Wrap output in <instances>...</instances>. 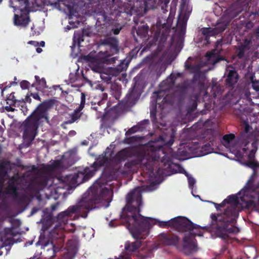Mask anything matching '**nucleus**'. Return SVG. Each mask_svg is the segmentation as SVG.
Masks as SVG:
<instances>
[{
	"label": "nucleus",
	"instance_id": "7c9ffc66",
	"mask_svg": "<svg viewBox=\"0 0 259 259\" xmlns=\"http://www.w3.org/2000/svg\"><path fill=\"white\" fill-rule=\"evenodd\" d=\"M111 92L112 95L116 99L120 98L121 94V88L120 85L117 84H113L111 87Z\"/></svg>",
	"mask_w": 259,
	"mask_h": 259
},
{
	"label": "nucleus",
	"instance_id": "20e7f679",
	"mask_svg": "<svg viewBox=\"0 0 259 259\" xmlns=\"http://www.w3.org/2000/svg\"><path fill=\"white\" fill-rule=\"evenodd\" d=\"M160 152L164 153L163 146L156 144L151 145L147 152L142 153L136 152L135 156L136 158L128 161L124 164L123 167L124 172L125 173L137 172L138 169L141 167L144 172L151 176L154 170V163L160 159Z\"/></svg>",
	"mask_w": 259,
	"mask_h": 259
},
{
	"label": "nucleus",
	"instance_id": "864d4df0",
	"mask_svg": "<svg viewBox=\"0 0 259 259\" xmlns=\"http://www.w3.org/2000/svg\"><path fill=\"white\" fill-rule=\"evenodd\" d=\"M84 105L85 104L84 103L80 102L79 106L74 110L76 111L77 112H78L79 113H81V111L83 109Z\"/></svg>",
	"mask_w": 259,
	"mask_h": 259
},
{
	"label": "nucleus",
	"instance_id": "69168bd1",
	"mask_svg": "<svg viewBox=\"0 0 259 259\" xmlns=\"http://www.w3.org/2000/svg\"><path fill=\"white\" fill-rule=\"evenodd\" d=\"M67 9L69 11V12L70 15H73V6L68 5H67Z\"/></svg>",
	"mask_w": 259,
	"mask_h": 259
},
{
	"label": "nucleus",
	"instance_id": "39448f33",
	"mask_svg": "<svg viewBox=\"0 0 259 259\" xmlns=\"http://www.w3.org/2000/svg\"><path fill=\"white\" fill-rule=\"evenodd\" d=\"M56 102L54 99L45 100L40 104L37 108L30 115L23 123V137L25 139L32 141L37 133L40 121L45 119L49 121V109L53 107Z\"/></svg>",
	"mask_w": 259,
	"mask_h": 259
},
{
	"label": "nucleus",
	"instance_id": "4d7b16f0",
	"mask_svg": "<svg viewBox=\"0 0 259 259\" xmlns=\"http://www.w3.org/2000/svg\"><path fill=\"white\" fill-rule=\"evenodd\" d=\"M30 96H32L34 99L40 101L41 99L38 93H31Z\"/></svg>",
	"mask_w": 259,
	"mask_h": 259
},
{
	"label": "nucleus",
	"instance_id": "79ce46f5",
	"mask_svg": "<svg viewBox=\"0 0 259 259\" xmlns=\"http://www.w3.org/2000/svg\"><path fill=\"white\" fill-rule=\"evenodd\" d=\"M245 50H246V49L243 48L242 47L239 46L237 53V56L238 58L242 59L244 57Z\"/></svg>",
	"mask_w": 259,
	"mask_h": 259
},
{
	"label": "nucleus",
	"instance_id": "0eeeda50",
	"mask_svg": "<svg viewBox=\"0 0 259 259\" xmlns=\"http://www.w3.org/2000/svg\"><path fill=\"white\" fill-rule=\"evenodd\" d=\"M18 234L15 228H6L0 233L1 242L0 244V255L5 252L7 254L10 250L11 246L14 243L13 237Z\"/></svg>",
	"mask_w": 259,
	"mask_h": 259
},
{
	"label": "nucleus",
	"instance_id": "412c9836",
	"mask_svg": "<svg viewBox=\"0 0 259 259\" xmlns=\"http://www.w3.org/2000/svg\"><path fill=\"white\" fill-rule=\"evenodd\" d=\"M241 97L239 90L230 91L225 96L226 102L230 105L236 104L240 100Z\"/></svg>",
	"mask_w": 259,
	"mask_h": 259
},
{
	"label": "nucleus",
	"instance_id": "72a5a7b5",
	"mask_svg": "<svg viewBox=\"0 0 259 259\" xmlns=\"http://www.w3.org/2000/svg\"><path fill=\"white\" fill-rule=\"evenodd\" d=\"M255 76L252 74L250 77V80L252 83V87L255 91H259V80L254 79Z\"/></svg>",
	"mask_w": 259,
	"mask_h": 259
},
{
	"label": "nucleus",
	"instance_id": "423d86ee",
	"mask_svg": "<svg viewBox=\"0 0 259 259\" xmlns=\"http://www.w3.org/2000/svg\"><path fill=\"white\" fill-rule=\"evenodd\" d=\"M173 228L179 232H189L190 235L202 236L203 233L200 230L201 227L192 223L190 220L184 217H177L174 218Z\"/></svg>",
	"mask_w": 259,
	"mask_h": 259
},
{
	"label": "nucleus",
	"instance_id": "4be33fe9",
	"mask_svg": "<svg viewBox=\"0 0 259 259\" xmlns=\"http://www.w3.org/2000/svg\"><path fill=\"white\" fill-rule=\"evenodd\" d=\"M191 235L185 236L183 238V250L187 254L196 251L197 249L195 243L191 240Z\"/></svg>",
	"mask_w": 259,
	"mask_h": 259
},
{
	"label": "nucleus",
	"instance_id": "ea45409f",
	"mask_svg": "<svg viewBox=\"0 0 259 259\" xmlns=\"http://www.w3.org/2000/svg\"><path fill=\"white\" fill-rule=\"evenodd\" d=\"M235 138V135L233 134H226L223 137V140L226 143H229Z\"/></svg>",
	"mask_w": 259,
	"mask_h": 259
},
{
	"label": "nucleus",
	"instance_id": "37998d69",
	"mask_svg": "<svg viewBox=\"0 0 259 259\" xmlns=\"http://www.w3.org/2000/svg\"><path fill=\"white\" fill-rule=\"evenodd\" d=\"M252 43L250 39H245L243 41V44H241L240 46L242 47L243 48L248 50L249 49V46Z\"/></svg>",
	"mask_w": 259,
	"mask_h": 259
},
{
	"label": "nucleus",
	"instance_id": "338daca9",
	"mask_svg": "<svg viewBox=\"0 0 259 259\" xmlns=\"http://www.w3.org/2000/svg\"><path fill=\"white\" fill-rule=\"evenodd\" d=\"M247 205L248 207H256V204H255V203L253 201H249L247 202Z\"/></svg>",
	"mask_w": 259,
	"mask_h": 259
},
{
	"label": "nucleus",
	"instance_id": "4468645a",
	"mask_svg": "<svg viewBox=\"0 0 259 259\" xmlns=\"http://www.w3.org/2000/svg\"><path fill=\"white\" fill-rule=\"evenodd\" d=\"M50 178L49 174L41 172L32 182L31 187L39 191L42 190L48 185V181Z\"/></svg>",
	"mask_w": 259,
	"mask_h": 259
},
{
	"label": "nucleus",
	"instance_id": "c756f323",
	"mask_svg": "<svg viewBox=\"0 0 259 259\" xmlns=\"http://www.w3.org/2000/svg\"><path fill=\"white\" fill-rule=\"evenodd\" d=\"M35 79L36 82L34 83H32L31 85L32 87H36V88H46L47 82L45 78H42L40 79L39 77L37 75L35 76Z\"/></svg>",
	"mask_w": 259,
	"mask_h": 259
},
{
	"label": "nucleus",
	"instance_id": "de8ad7c7",
	"mask_svg": "<svg viewBox=\"0 0 259 259\" xmlns=\"http://www.w3.org/2000/svg\"><path fill=\"white\" fill-rule=\"evenodd\" d=\"M210 147V146L209 144H205L204 146L202 147V151H204L203 155H205L209 153V150Z\"/></svg>",
	"mask_w": 259,
	"mask_h": 259
},
{
	"label": "nucleus",
	"instance_id": "6ab92c4d",
	"mask_svg": "<svg viewBox=\"0 0 259 259\" xmlns=\"http://www.w3.org/2000/svg\"><path fill=\"white\" fill-rule=\"evenodd\" d=\"M102 44L108 47L112 54H117L119 52L118 41L114 37H110L105 38Z\"/></svg>",
	"mask_w": 259,
	"mask_h": 259
},
{
	"label": "nucleus",
	"instance_id": "f8f14e48",
	"mask_svg": "<svg viewBox=\"0 0 259 259\" xmlns=\"http://www.w3.org/2000/svg\"><path fill=\"white\" fill-rule=\"evenodd\" d=\"M240 193H242L244 196H250L253 198L256 197L259 204V185L254 184L253 179L250 178Z\"/></svg>",
	"mask_w": 259,
	"mask_h": 259
},
{
	"label": "nucleus",
	"instance_id": "052dcab7",
	"mask_svg": "<svg viewBox=\"0 0 259 259\" xmlns=\"http://www.w3.org/2000/svg\"><path fill=\"white\" fill-rule=\"evenodd\" d=\"M121 29V27H117L115 28H112V31L113 32V33L115 35L118 34Z\"/></svg>",
	"mask_w": 259,
	"mask_h": 259
},
{
	"label": "nucleus",
	"instance_id": "393cba45",
	"mask_svg": "<svg viewBox=\"0 0 259 259\" xmlns=\"http://www.w3.org/2000/svg\"><path fill=\"white\" fill-rule=\"evenodd\" d=\"M190 85V83L188 80H185L183 82L179 83L176 85V91L179 92L182 94L187 93Z\"/></svg>",
	"mask_w": 259,
	"mask_h": 259
},
{
	"label": "nucleus",
	"instance_id": "e2e57ef3",
	"mask_svg": "<svg viewBox=\"0 0 259 259\" xmlns=\"http://www.w3.org/2000/svg\"><path fill=\"white\" fill-rule=\"evenodd\" d=\"M200 76H201V75L200 73H198V74H195L193 76V78L197 81V83L198 82V80H202L201 79H200Z\"/></svg>",
	"mask_w": 259,
	"mask_h": 259
},
{
	"label": "nucleus",
	"instance_id": "a211bd4d",
	"mask_svg": "<svg viewBox=\"0 0 259 259\" xmlns=\"http://www.w3.org/2000/svg\"><path fill=\"white\" fill-rule=\"evenodd\" d=\"M159 238L161 241L166 245L176 246L180 240L179 237L176 235L164 233L160 234Z\"/></svg>",
	"mask_w": 259,
	"mask_h": 259
},
{
	"label": "nucleus",
	"instance_id": "f257e3e1",
	"mask_svg": "<svg viewBox=\"0 0 259 259\" xmlns=\"http://www.w3.org/2000/svg\"><path fill=\"white\" fill-rule=\"evenodd\" d=\"M126 202V205L120 214V218L129 227L131 224L133 225L130 231L133 237L136 240L134 242L126 241L125 243V250L127 253H130L137 251L141 247L142 241L140 240L146 238L148 235L150 224L147 219L137 218L136 213L141 211L140 206L142 203V194L139 187L127 194Z\"/></svg>",
	"mask_w": 259,
	"mask_h": 259
},
{
	"label": "nucleus",
	"instance_id": "f704fd0d",
	"mask_svg": "<svg viewBox=\"0 0 259 259\" xmlns=\"http://www.w3.org/2000/svg\"><path fill=\"white\" fill-rule=\"evenodd\" d=\"M252 147H253V149L250 151L248 155V159L249 160H253L255 159V154L257 148L255 142H253L252 143Z\"/></svg>",
	"mask_w": 259,
	"mask_h": 259
},
{
	"label": "nucleus",
	"instance_id": "dca6fc26",
	"mask_svg": "<svg viewBox=\"0 0 259 259\" xmlns=\"http://www.w3.org/2000/svg\"><path fill=\"white\" fill-rule=\"evenodd\" d=\"M18 191L17 179L15 177H12L8 182V185L6 188L5 193L16 198L19 195Z\"/></svg>",
	"mask_w": 259,
	"mask_h": 259
},
{
	"label": "nucleus",
	"instance_id": "bb28decb",
	"mask_svg": "<svg viewBox=\"0 0 259 259\" xmlns=\"http://www.w3.org/2000/svg\"><path fill=\"white\" fill-rule=\"evenodd\" d=\"M55 220H56L55 218H53L52 214L49 213L42 216L41 222L44 226H47V228H49L53 224Z\"/></svg>",
	"mask_w": 259,
	"mask_h": 259
},
{
	"label": "nucleus",
	"instance_id": "9d476101",
	"mask_svg": "<svg viewBox=\"0 0 259 259\" xmlns=\"http://www.w3.org/2000/svg\"><path fill=\"white\" fill-rule=\"evenodd\" d=\"M229 23V22L219 21L214 28L210 27L202 28L201 31L204 37L205 40L208 42L210 36L222 33L226 29Z\"/></svg>",
	"mask_w": 259,
	"mask_h": 259
},
{
	"label": "nucleus",
	"instance_id": "13d9d810",
	"mask_svg": "<svg viewBox=\"0 0 259 259\" xmlns=\"http://www.w3.org/2000/svg\"><path fill=\"white\" fill-rule=\"evenodd\" d=\"M214 204L215 205V208L218 210H220V208L221 207H223V206H224L225 205V203L223 201L221 203H220V204L214 203Z\"/></svg>",
	"mask_w": 259,
	"mask_h": 259
},
{
	"label": "nucleus",
	"instance_id": "58836bf2",
	"mask_svg": "<svg viewBox=\"0 0 259 259\" xmlns=\"http://www.w3.org/2000/svg\"><path fill=\"white\" fill-rule=\"evenodd\" d=\"M149 123L150 121L148 119H144L139 122L137 125L140 131H142L143 130L146 128V126Z\"/></svg>",
	"mask_w": 259,
	"mask_h": 259
},
{
	"label": "nucleus",
	"instance_id": "774afa93",
	"mask_svg": "<svg viewBox=\"0 0 259 259\" xmlns=\"http://www.w3.org/2000/svg\"><path fill=\"white\" fill-rule=\"evenodd\" d=\"M185 68L186 70H191L194 68V66L189 63H186Z\"/></svg>",
	"mask_w": 259,
	"mask_h": 259
},
{
	"label": "nucleus",
	"instance_id": "6e6d98bb",
	"mask_svg": "<svg viewBox=\"0 0 259 259\" xmlns=\"http://www.w3.org/2000/svg\"><path fill=\"white\" fill-rule=\"evenodd\" d=\"M134 11V8L133 6L130 7L126 10H125V12L128 15H132L133 14V12Z\"/></svg>",
	"mask_w": 259,
	"mask_h": 259
},
{
	"label": "nucleus",
	"instance_id": "09e8293b",
	"mask_svg": "<svg viewBox=\"0 0 259 259\" xmlns=\"http://www.w3.org/2000/svg\"><path fill=\"white\" fill-rule=\"evenodd\" d=\"M6 101L7 104L9 105L10 106H16L18 101V100H12L8 98H7Z\"/></svg>",
	"mask_w": 259,
	"mask_h": 259
},
{
	"label": "nucleus",
	"instance_id": "a19ab883",
	"mask_svg": "<svg viewBox=\"0 0 259 259\" xmlns=\"http://www.w3.org/2000/svg\"><path fill=\"white\" fill-rule=\"evenodd\" d=\"M7 175V168L4 163L0 164V177L4 178Z\"/></svg>",
	"mask_w": 259,
	"mask_h": 259
},
{
	"label": "nucleus",
	"instance_id": "473e14b6",
	"mask_svg": "<svg viewBox=\"0 0 259 259\" xmlns=\"http://www.w3.org/2000/svg\"><path fill=\"white\" fill-rule=\"evenodd\" d=\"M244 164L247 167L253 169L254 170H255L256 168L259 167V164L255 160V159H248V161L244 162Z\"/></svg>",
	"mask_w": 259,
	"mask_h": 259
},
{
	"label": "nucleus",
	"instance_id": "f3484780",
	"mask_svg": "<svg viewBox=\"0 0 259 259\" xmlns=\"http://www.w3.org/2000/svg\"><path fill=\"white\" fill-rule=\"evenodd\" d=\"M140 211L136 213L137 218H138L139 219H141V218H142L148 220V221L149 222L150 224L149 228L151 227L152 224H157L159 227L164 228L168 227L173 228L174 227V222H172L174 220V218L167 221H159L157 220L153 219L150 218L144 217L142 216L140 213Z\"/></svg>",
	"mask_w": 259,
	"mask_h": 259
},
{
	"label": "nucleus",
	"instance_id": "49530a36",
	"mask_svg": "<svg viewBox=\"0 0 259 259\" xmlns=\"http://www.w3.org/2000/svg\"><path fill=\"white\" fill-rule=\"evenodd\" d=\"M138 131H140L138 129L137 125L132 127V128L128 129V130L126 132V135H130L135 133Z\"/></svg>",
	"mask_w": 259,
	"mask_h": 259
},
{
	"label": "nucleus",
	"instance_id": "a18cd8bd",
	"mask_svg": "<svg viewBox=\"0 0 259 259\" xmlns=\"http://www.w3.org/2000/svg\"><path fill=\"white\" fill-rule=\"evenodd\" d=\"M17 106L18 107L21 106V110H22L23 112H24L25 109H26V111L27 110L26 103H24V101L23 100H18Z\"/></svg>",
	"mask_w": 259,
	"mask_h": 259
},
{
	"label": "nucleus",
	"instance_id": "6e6552de",
	"mask_svg": "<svg viewBox=\"0 0 259 259\" xmlns=\"http://www.w3.org/2000/svg\"><path fill=\"white\" fill-rule=\"evenodd\" d=\"M94 171L91 168L86 167L82 170H78L77 172L67 176V181L71 185H78L88 181L93 176Z\"/></svg>",
	"mask_w": 259,
	"mask_h": 259
},
{
	"label": "nucleus",
	"instance_id": "e433bc0d",
	"mask_svg": "<svg viewBox=\"0 0 259 259\" xmlns=\"http://www.w3.org/2000/svg\"><path fill=\"white\" fill-rule=\"evenodd\" d=\"M183 170H184V174L185 175V176L188 178L189 188L191 189H192L194 184L196 183V181L194 179V178H193L189 174H188L187 171H186L184 169H183Z\"/></svg>",
	"mask_w": 259,
	"mask_h": 259
},
{
	"label": "nucleus",
	"instance_id": "5701e85b",
	"mask_svg": "<svg viewBox=\"0 0 259 259\" xmlns=\"http://www.w3.org/2000/svg\"><path fill=\"white\" fill-rule=\"evenodd\" d=\"M239 79V75L235 70H230L226 79V84L228 87L234 88Z\"/></svg>",
	"mask_w": 259,
	"mask_h": 259
},
{
	"label": "nucleus",
	"instance_id": "7ed1b4c3",
	"mask_svg": "<svg viewBox=\"0 0 259 259\" xmlns=\"http://www.w3.org/2000/svg\"><path fill=\"white\" fill-rule=\"evenodd\" d=\"M90 189L91 193L84 194L77 204L69 206L66 210L58 214L55 220L58 224L55 225L54 229L60 228L61 224H64L73 214L77 215L76 219L79 216L86 218L89 211L95 208V205L109 193L108 189L100 184L98 181L94 183Z\"/></svg>",
	"mask_w": 259,
	"mask_h": 259
},
{
	"label": "nucleus",
	"instance_id": "0e129e2a",
	"mask_svg": "<svg viewBox=\"0 0 259 259\" xmlns=\"http://www.w3.org/2000/svg\"><path fill=\"white\" fill-rule=\"evenodd\" d=\"M5 109L8 112H14L15 110V109L12 107L11 106H7L5 107Z\"/></svg>",
	"mask_w": 259,
	"mask_h": 259
},
{
	"label": "nucleus",
	"instance_id": "c9c22d12",
	"mask_svg": "<svg viewBox=\"0 0 259 259\" xmlns=\"http://www.w3.org/2000/svg\"><path fill=\"white\" fill-rule=\"evenodd\" d=\"M117 58L115 57H112L111 55H109L105 57L103 59V62L104 63H106L107 64H114L115 63Z\"/></svg>",
	"mask_w": 259,
	"mask_h": 259
},
{
	"label": "nucleus",
	"instance_id": "b1692460",
	"mask_svg": "<svg viewBox=\"0 0 259 259\" xmlns=\"http://www.w3.org/2000/svg\"><path fill=\"white\" fill-rule=\"evenodd\" d=\"M199 97V95L198 94H193L190 96L187 106V111L189 113L193 112L196 109Z\"/></svg>",
	"mask_w": 259,
	"mask_h": 259
},
{
	"label": "nucleus",
	"instance_id": "bf43d9fd",
	"mask_svg": "<svg viewBox=\"0 0 259 259\" xmlns=\"http://www.w3.org/2000/svg\"><path fill=\"white\" fill-rule=\"evenodd\" d=\"M30 96H30V95H29L28 94H27V95L26 96L25 99H22L21 100H23L25 103H26V102L30 103L31 102V99L30 97Z\"/></svg>",
	"mask_w": 259,
	"mask_h": 259
},
{
	"label": "nucleus",
	"instance_id": "4c0bfd02",
	"mask_svg": "<svg viewBox=\"0 0 259 259\" xmlns=\"http://www.w3.org/2000/svg\"><path fill=\"white\" fill-rule=\"evenodd\" d=\"M196 87L197 89V90L199 93H201L202 92L206 90L204 80H199L198 82L197 83V85Z\"/></svg>",
	"mask_w": 259,
	"mask_h": 259
},
{
	"label": "nucleus",
	"instance_id": "2f4dec72",
	"mask_svg": "<svg viewBox=\"0 0 259 259\" xmlns=\"http://www.w3.org/2000/svg\"><path fill=\"white\" fill-rule=\"evenodd\" d=\"M82 115V113H79L74 110L71 114H69L70 118L65 122L67 124H71L79 119Z\"/></svg>",
	"mask_w": 259,
	"mask_h": 259
},
{
	"label": "nucleus",
	"instance_id": "5fc2aeb1",
	"mask_svg": "<svg viewBox=\"0 0 259 259\" xmlns=\"http://www.w3.org/2000/svg\"><path fill=\"white\" fill-rule=\"evenodd\" d=\"M170 0H162V3L163 5L161 6V9L164 10V8L167 7V5L169 3Z\"/></svg>",
	"mask_w": 259,
	"mask_h": 259
},
{
	"label": "nucleus",
	"instance_id": "3c124183",
	"mask_svg": "<svg viewBox=\"0 0 259 259\" xmlns=\"http://www.w3.org/2000/svg\"><path fill=\"white\" fill-rule=\"evenodd\" d=\"M254 26V23L250 21H248L246 23L245 27L247 29H251L253 28Z\"/></svg>",
	"mask_w": 259,
	"mask_h": 259
},
{
	"label": "nucleus",
	"instance_id": "f03ea898",
	"mask_svg": "<svg viewBox=\"0 0 259 259\" xmlns=\"http://www.w3.org/2000/svg\"><path fill=\"white\" fill-rule=\"evenodd\" d=\"M226 205L230 204L223 213H212L211 226L212 231L214 235L221 238L226 244L232 242V238L230 234H236L239 232V229L234 226L229 227V226L236 222L238 216L237 209L239 200L235 195H230L223 200Z\"/></svg>",
	"mask_w": 259,
	"mask_h": 259
},
{
	"label": "nucleus",
	"instance_id": "aec40b11",
	"mask_svg": "<svg viewBox=\"0 0 259 259\" xmlns=\"http://www.w3.org/2000/svg\"><path fill=\"white\" fill-rule=\"evenodd\" d=\"M30 18L28 14L21 13L20 15L15 14L14 16V23L16 26L26 27L30 22Z\"/></svg>",
	"mask_w": 259,
	"mask_h": 259
},
{
	"label": "nucleus",
	"instance_id": "603ef678",
	"mask_svg": "<svg viewBox=\"0 0 259 259\" xmlns=\"http://www.w3.org/2000/svg\"><path fill=\"white\" fill-rule=\"evenodd\" d=\"M125 140H126V141L125 142L126 143L131 144L137 140V137H134V136L131 137L127 138Z\"/></svg>",
	"mask_w": 259,
	"mask_h": 259
},
{
	"label": "nucleus",
	"instance_id": "680f3d73",
	"mask_svg": "<svg viewBox=\"0 0 259 259\" xmlns=\"http://www.w3.org/2000/svg\"><path fill=\"white\" fill-rule=\"evenodd\" d=\"M200 76H201V75L200 73H198V74H195L193 76V78L197 81V83L198 82V80H202L201 79H200Z\"/></svg>",
	"mask_w": 259,
	"mask_h": 259
},
{
	"label": "nucleus",
	"instance_id": "ddd939ff",
	"mask_svg": "<svg viewBox=\"0 0 259 259\" xmlns=\"http://www.w3.org/2000/svg\"><path fill=\"white\" fill-rule=\"evenodd\" d=\"M136 151L132 147H126L119 151L111 158L112 162L116 164L120 163L125 160L127 158L132 157L136 155Z\"/></svg>",
	"mask_w": 259,
	"mask_h": 259
},
{
	"label": "nucleus",
	"instance_id": "9b49d317",
	"mask_svg": "<svg viewBox=\"0 0 259 259\" xmlns=\"http://www.w3.org/2000/svg\"><path fill=\"white\" fill-rule=\"evenodd\" d=\"M183 76V73L178 72L171 73L165 80H163L159 84L160 91L157 92V97L159 98L161 94L169 92L175 83L176 80Z\"/></svg>",
	"mask_w": 259,
	"mask_h": 259
},
{
	"label": "nucleus",
	"instance_id": "8fccbe9b",
	"mask_svg": "<svg viewBox=\"0 0 259 259\" xmlns=\"http://www.w3.org/2000/svg\"><path fill=\"white\" fill-rule=\"evenodd\" d=\"M244 132H245V133H247L251 129V127L249 125V124L247 122L244 121Z\"/></svg>",
	"mask_w": 259,
	"mask_h": 259
},
{
	"label": "nucleus",
	"instance_id": "2eb2a0df",
	"mask_svg": "<svg viewBox=\"0 0 259 259\" xmlns=\"http://www.w3.org/2000/svg\"><path fill=\"white\" fill-rule=\"evenodd\" d=\"M112 162L111 158L106 155V153H103L96 158L95 161L89 167L94 171V174L101 167Z\"/></svg>",
	"mask_w": 259,
	"mask_h": 259
},
{
	"label": "nucleus",
	"instance_id": "cd10ccee",
	"mask_svg": "<svg viewBox=\"0 0 259 259\" xmlns=\"http://www.w3.org/2000/svg\"><path fill=\"white\" fill-rule=\"evenodd\" d=\"M65 157V155H64L61 160L54 161L51 164L47 165L45 167V169L47 170H53L61 167L62 164L66 162Z\"/></svg>",
	"mask_w": 259,
	"mask_h": 259
},
{
	"label": "nucleus",
	"instance_id": "a878e982",
	"mask_svg": "<svg viewBox=\"0 0 259 259\" xmlns=\"http://www.w3.org/2000/svg\"><path fill=\"white\" fill-rule=\"evenodd\" d=\"M126 65L123 62H120L117 67L110 68L109 72L111 75L114 76H118L121 72L125 70Z\"/></svg>",
	"mask_w": 259,
	"mask_h": 259
},
{
	"label": "nucleus",
	"instance_id": "1a4fd4ad",
	"mask_svg": "<svg viewBox=\"0 0 259 259\" xmlns=\"http://www.w3.org/2000/svg\"><path fill=\"white\" fill-rule=\"evenodd\" d=\"M141 96V92L135 85L131 88L126 96L121 101L120 104L124 108H129L134 106Z\"/></svg>",
	"mask_w": 259,
	"mask_h": 259
},
{
	"label": "nucleus",
	"instance_id": "c03bdc74",
	"mask_svg": "<svg viewBox=\"0 0 259 259\" xmlns=\"http://www.w3.org/2000/svg\"><path fill=\"white\" fill-rule=\"evenodd\" d=\"M30 83L29 81L24 80L20 82V87L23 90L28 89Z\"/></svg>",
	"mask_w": 259,
	"mask_h": 259
},
{
	"label": "nucleus",
	"instance_id": "c85d7f7f",
	"mask_svg": "<svg viewBox=\"0 0 259 259\" xmlns=\"http://www.w3.org/2000/svg\"><path fill=\"white\" fill-rule=\"evenodd\" d=\"M149 30V26L146 24L138 27L136 30L137 35L141 38H146Z\"/></svg>",
	"mask_w": 259,
	"mask_h": 259
}]
</instances>
